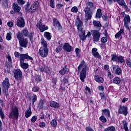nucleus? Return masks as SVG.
Masks as SVG:
<instances>
[{"instance_id":"dca6fc26","label":"nucleus","mask_w":131,"mask_h":131,"mask_svg":"<svg viewBox=\"0 0 131 131\" xmlns=\"http://www.w3.org/2000/svg\"><path fill=\"white\" fill-rule=\"evenodd\" d=\"M53 26L55 28L58 29V30H62V26H61V24L57 18H54L53 19Z\"/></svg>"},{"instance_id":"a211bd4d","label":"nucleus","mask_w":131,"mask_h":131,"mask_svg":"<svg viewBox=\"0 0 131 131\" xmlns=\"http://www.w3.org/2000/svg\"><path fill=\"white\" fill-rule=\"evenodd\" d=\"M19 43L20 47H22L23 48H27V44L28 43V39L27 38L22 39L19 41Z\"/></svg>"},{"instance_id":"58836bf2","label":"nucleus","mask_w":131,"mask_h":131,"mask_svg":"<svg viewBox=\"0 0 131 131\" xmlns=\"http://www.w3.org/2000/svg\"><path fill=\"white\" fill-rule=\"evenodd\" d=\"M16 37L18 39L19 41L24 39V38H23V35L20 32H18L16 34Z\"/></svg>"},{"instance_id":"72a5a7b5","label":"nucleus","mask_w":131,"mask_h":131,"mask_svg":"<svg viewBox=\"0 0 131 131\" xmlns=\"http://www.w3.org/2000/svg\"><path fill=\"white\" fill-rule=\"evenodd\" d=\"M102 17V11L101 10V9H98L97 10V13L96 14V18H101Z\"/></svg>"},{"instance_id":"4d7b16f0","label":"nucleus","mask_w":131,"mask_h":131,"mask_svg":"<svg viewBox=\"0 0 131 131\" xmlns=\"http://www.w3.org/2000/svg\"><path fill=\"white\" fill-rule=\"evenodd\" d=\"M29 6H30V3L28 2L27 5H26V6L25 7V9L27 12H28L29 11Z\"/></svg>"},{"instance_id":"f8f14e48","label":"nucleus","mask_w":131,"mask_h":131,"mask_svg":"<svg viewBox=\"0 0 131 131\" xmlns=\"http://www.w3.org/2000/svg\"><path fill=\"white\" fill-rule=\"evenodd\" d=\"M2 85L3 90H5V91L9 90V88H10L11 84H10L8 78H5V80L2 83Z\"/></svg>"},{"instance_id":"8fccbe9b","label":"nucleus","mask_w":131,"mask_h":131,"mask_svg":"<svg viewBox=\"0 0 131 131\" xmlns=\"http://www.w3.org/2000/svg\"><path fill=\"white\" fill-rule=\"evenodd\" d=\"M75 52L76 53V57L79 58V57H80V55L79 54V53H80V49H79V48H76Z\"/></svg>"},{"instance_id":"e2e57ef3","label":"nucleus","mask_w":131,"mask_h":131,"mask_svg":"<svg viewBox=\"0 0 131 131\" xmlns=\"http://www.w3.org/2000/svg\"><path fill=\"white\" fill-rule=\"evenodd\" d=\"M7 25L9 27L12 28L13 26H14V24L12 21H9L7 23Z\"/></svg>"},{"instance_id":"e433bc0d","label":"nucleus","mask_w":131,"mask_h":131,"mask_svg":"<svg viewBox=\"0 0 131 131\" xmlns=\"http://www.w3.org/2000/svg\"><path fill=\"white\" fill-rule=\"evenodd\" d=\"M103 131H116V129H115V127L111 126L104 129Z\"/></svg>"},{"instance_id":"cd10ccee","label":"nucleus","mask_w":131,"mask_h":131,"mask_svg":"<svg viewBox=\"0 0 131 131\" xmlns=\"http://www.w3.org/2000/svg\"><path fill=\"white\" fill-rule=\"evenodd\" d=\"M102 115H104L106 117H110V111L108 109L102 110Z\"/></svg>"},{"instance_id":"09e8293b","label":"nucleus","mask_w":131,"mask_h":131,"mask_svg":"<svg viewBox=\"0 0 131 131\" xmlns=\"http://www.w3.org/2000/svg\"><path fill=\"white\" fill-rule=\"evenodd\" d=\"M0 116L2 118V119H5V114H4V112H3V108L0 106Z\"/></svg>"},{"instance_id":"37998d69","label":"nucleus","mask_w":131,"mask_h":131,"mask_svg":"<svg viewBox=\"0 0 131 131\" xmlns=\"http://www.w3.org/2000/svg\"><path fill=\"white\" fill-rule=\"evenodd\" d=\"M99 120H101L103 123L107 122V119L105 117V116L102 115L99 118Z\"/></svg>"},{"instance_id":"4c0bfd02","label":"nucleus","mask_w":131,"mask_h":131,"mask_svg":"<svg viewBox=\"0 0 131 131\" xmlns=\"http://www.w3.org/2000/svg\"><path fill=\"white\" fill-rule=\"evenodd\" d=\"M57 81H58V79L57 78H54L52 80V83H53V89H56L57 86Z\"/></svg>"},{"instance_id":"ddd939ff","label":"nucleus","mask_w":131,"mask_h":131,"mask_svg":"<svg viewBox=\"0 0 131 131\" xmlns=\"http://www.w3.org/2000/svg\"><path fill=\"white\" fill-rule=\"evenodd\" d=\"M123 21L125 28H126L127 30H128L129 31L130 29L129 27H128V24L130 23V17H129V15H125Z\"/></svg>"},{"instance_id":"c756f323","label":"nucleus","mask_w":131,"mask_h":131,"mask_svg":"<svg viewBox=\"0 0 131 131\" xmlns=\"http://www.w3.org/2000/svg\"><path fill=\"white\" fill-rule=\"evenodd\" d=\"M123 125L121 126L122 129H125V131H128V128L127 127V122L125 120L122 121Z\"/></svg>"},{"instance_id":"49530a36","label":"nucleus","mask_w":131,"mask_h":131,"mask_svg":"<svg viewBox=\"0 0 131 131\" xmlns=\"http://www.w3.org/2000/svg\"><path fill=\"white\" fill-rule=\"evenodd\" d=\"M6 58L8 59L9 66H11L12 65V57L10 55H8L6 56Z\"/></svg>"},{"instance_id":"f3484780","label":"nucleus","mask_w":131,"mask_h":131,"mask_svg":"<svg viewBox=\"0 0 131 131\" xmlns=\"http://www.w3.org/2000/svg\"><path fill=\"white\" fill-rule=\"evenodd\" d=\"M62 47L64 51H66L68 53H70V52L73 51V47L70 46L69 43H64V45Z\"/></svg>"},{"instance_id":"c85d7f7f","label":"nucleus","mask_w":131,"mask_h":131,"mask_svg":"<svg viewBox=\"0 0 131 131\" xmlns=\"http://www.w3.org/2000/svg\"><path fill=\"white\" fill-rule=\"evenodd\" d=\"M95 80L99 83H103L104 82V79L98 75L95 76Z\"/></svg>"},{"instance_id":"0e129e2a","label":"nucleus","mask_w":131,"mask_h":131,"mask_svg":"<svg viewBox=\"0 0 131 131\" xmlns=\"http://www.w3.org/2000/svg\"><path fill=\"white\" fill-rule=\"evenodd\" d=\"M17 2L20 5H24L25 4V1L24 0H17Z\"/></svg>"},{"instance_id":"c9c22d12","label":"nucleus","mask_w":131,"mask_h":131,"mask_svg":"<svg viewBox=\"0 0 131 131\" xmlns=\"http://www.w3.org/2000/svg\"><path fill=\"white\" fill-rule=\"evenodd\" d=\"M62 50H63V44H60L56 48L55 51L56 53H60Z\"/></svg>"},{"instance_id":"4be33fe9","label":"nucleus","mask_w":131,"mask_h":131,"mask_svg":"<svg viewBox=\"0 0 131 131\" xmlns=\"http://www.w3.org/2000/svg\"><path fill=\"white\" fill-rule=\"evenodd\" d=\"M93 25L96 29L98 30H100L101 29V27H102V25L101 24V23L98 20H94L93 21Z\"/></svg>"},{"instance_id":"ea45409f","label":"nucleus","mask_w":131,"mask_h":131,"mask_svg":"<svg viewBox=\"0 0 131 131\" xmlns=\"http://www.w3.org/2000/svg\"><path fill=\"white\" fill-rule=\"evenodd\" d=\"M50 123L52 127H56V126H57V120H56V119L52 120Z\"/></svg>"},{"instance_id":"bb28decb","label":"nucleus","mask_w":131,"mask_h":131,"mask_svg":"<svg viewBox=\"0 0 131 131\" xmlns=\"http://www.w3.org/2000/svg\"><path fill=\"white\" fill-rule=\"evenodd\" d=\"M13 8L14 12L16 13L20 12V10H21V7L18 6V4L15 3L13 4Z\"/></svg>"},{"instance_id":"bf43d9fd","label":"nucleus","mask_w":131,"mask_h":131,"mask_svg":"<svg viewBox=\"0 0 131 131\" xmlns=\"http://www.w3.org/2000/svg\"><path fill=\"white\" fill-rule=\"evenodd\" d=\"M35 80V81H36V82H39V81H41V79H40V76L39 75L36 76Z\"/></svg>"},{"instance_id":"de8ad7c7","label":"nucleus","mask_w":131,"mask_h":131,"mask_svg":"<svg viewBox=\"0 0 131 131\" xmlns=\"http://www.w3.org/2000/svg\"><path fill=\"white\" fill-rule=\"evenodd\" d=\"M71 11L73 13H77V12H78V8L76 6H74L71 9Z\"/></svg>"},{"instance_id":"f257e3e1","label":"nucleus","mask_w":131,"mask_h":131,"mask_svg":"<svg viewBox=\"0 0 131 131\" xmlns=\"http://www.w3.org/2000/svg\"><path fill=\"white\" fill-rule=\"evenodd\" d=\"M91 9H94V3L88 2L86 4V7L83 9V11L85 12V18L84 21L85 23H88L89 20H91L92 19Z\"/></svg>"},{"instance_id":"2f4dec72","label":"nucleus","mask_w":131,"mask_h":131,"mask_svg":"<svg viewBox=\"0 0 131 131\" xmlns=\"http://www.w3.org/2000/svg\"><path fill=\"white\" fill-rule=\"evenodd\" d=\"M113 81L115 84H119L121 82V79L118 77H115L114 78Z\"/></svg>"},{"instance_id":"3c124183","label":"nucleus","mask_w":131,"mask_h":131,"mask_svg":"<svg viewBox=\"0 0 131 131\" xmlns=\"http://www.w3.org/2000/svg\"><path fill=\"white\" fill-rule=\"evenodd\" d=\"M49 5L52 9H54L55 8V1L54 0H50V3Z\"/></svg>"},{"instance_id":"f704fd0d","label":"nucleus","mask_w":131,"mask_h":131,"mask_svg":"<svg viewBox=\"0 0 131 131\" xmlns=\"http://www.w3.org/2000/svg\"><path fill=\"white\" fill-rule=\"evenodd\" d=\"M44 36H45L46 38L48 39V40H51V38H52V35H51L50 33L48 32H45Z\"/></svg>"},{"instance_id":"6e6552de","label":"nucleus","mask_w":131,"mask_h":131,"mask_svg":"<svg viewBox=\"0 0 131 131\" xmlns=\"http://www.w3.org/2000/svg\"><path fill=\"white\" fill-rule=\"evenodd\" d=\"M112 69L113 71L112 72L114 74H116L117 75H121L122 74V69L118 66H113Z\"/></svg>"},{"instance_id":"052dcab7","label":"nucleus","mask_w":131,"mask_h":131,"mask_svg":"<svg viewBox=\"0 0 131 131\" xmlns=\"http://www.w3.org/2000/svg\"><path fill=\"white\" fill-rule=\"evenodd\" d=\"M40 127H45L46 126V123L45 122H41L39 124Z\"/></svg>"},{"instance_id":"7ed1b4c3","label":"nucleus","mask_w":131,"mask_h":131,"mask_svg":"<svg viewBox=\"0 0 131 131\" xmlns=\"http://www.w3.org/2000/svg\"><path fill=\"white\" fill-rule=\"evenodd\" d=\"M111 58V60L113 61V62H117V63H119V64H124L125 63L124 57L121 55L112 54Z\"/></svg>"},{"instance_id":"473e14b6","label":"nucleus","mask_w":131,"mask_h":131,"mask_svg":"<svg viewBox=\"0 0 131 131\" xmlns=\"http://www.w3.org/2000/svg\"><path fill=\"white\" fill-rule=\"evenodd\" d=\"M82 34L81 35H80V39L83 41L86 38V36H85V32L84 31H81Z\"/></svg>"},{"instance_id":"b1692460","label":"nucleus","mask_w":131,"mask_h":131,"mask_svg":"<svg viewBox=\"0 0 131 131\" xmlns=\"http://www.w3.org/2000/svg\"><path fill=\"white\" fill-rule=\"evenodd\" d=\"M40 43L42 46L40 48H42V49H48V43L47 41L42 38L40 39Z\"/></svg>"},{"instance_id":"9d476101","label":"nucleus","mask_w":131,"mask_h":131,"mask_svg":"<svg viewBox=\"0 0 131 131\" xmlns=\"http://www.w3.org/2000/svg\"><path fill=\"white\" fill-rule=\"evenodd\" d=\"M128 113V112H127V106L124 105H119V108L118 110L119 114H123V115L126 116Z\"/></svg>"},{"instance_id":"7c9ffc66","label":"nucleus","mask_w":131,"mask_h":131,"mask_svg":"<svg viewBox=\"0 0 131 131\" xmlns=\"http://www.w3.org/2000/svg\"><path fill=\"white\" fill-rule=\"evenodd\" d=\"M46 103V101L43 99H40L39 101L38 107H39V109H42L43 108V105Z\"/></svg>"},{"instance_id":"5701e85b","label":"nucleus","mask_w":131,"mask_h":131,"mask_svg":"<svg viewBox=\"0 0 131 131\" xmlns=\"http://www.w3.org/2000/svg\"><path fill=\"white\" fill-rule=\"evenodd\" d=\"M68 72H69V70L68 69L67 66H65L63 67V69H61L59 71V73H60V74H61V75H64V74H67V73H68Z\"/></svg>"},{"instance_id":"6ab92c4d","label":"nucleus","mask_w":131,"mask_h":131,"mask_svg":"<svg viewBox=\"0 0 131 131\" xmlns=\"http://www.w3.org/2000/svg\"><path fill=\"white\" fill-rule=\"evenodd\" d=\"M92 53L93 56H94L95 58H97V59H100V60L102 59V57L99 54V52L97 51V48H93L92 50Z\"/></svg>"},{"instance_id":"a19ab883","label":"nucleus","mask_w":131,"mask_h":131,"mask_svg":"<svg viewBox=\"0 0 131 131\" xmlns=\"http://www.w3.org/2000/svg\"><path fill=\"white\" fill-rule=\"evenodd\" d=\"M37 101V96L35 95H34L32 96V104L34 105V103Z\"/></svg>"},{"instance_id":"1a4fd4ad","label":"nucleus","mask_w":131,"mask_h":131,"mask_svg":"<svg viewBox=\"0 0 131 131\" xmlns=\"http://www.w3.org/2000/svg\"><path fill=\"white\" fill-rule=\"evenodd\" d=\"M16 25L20 28H23L25 27V19L23 17H18L17 19Z\"/></svg>"},{"instance_id":"c03bdc74","label":"nucleus","mask_w":131,"mask_h":131,"mask_svg":"<svg viewBox=\"0 0 131 131\" xmlns=\"http://www.w3.org/2000/svg\"><path fill=\"white\" fill-rule=\"evenodd\" d=\"M116 2H117L118 4H119L120 6H121V7H122L124 5H125L124 0H116Z\"/></svg>"},{"instance_id":"774afa93","label":"nucleus","mask_w":131,"mask_h":131,"mask_svg":"<svg viewBox=\"0 0 131 131\" xmlns=\"http://www.w3.org/2000/svg\"><path fill=\"white\" fill-rule=\"evenodd\" d=\"M38 5H39V3L38 2V1H36L34 3L33 5L37 8L38 7Z\"/></svg>"},{"instance_id":"aec40b11","label":"nucleus","mask_w":131,"mask_h":131,"mask_svg":"<svg viewBox=\"0 0 131 131\" xmlns=\"http://www.w3.org/2000/svg\"><path fill=\"white\" fill-rule=\"evenodd\" d=\"M76 25L77 26V28L79 31H82V21L79 19V18H77L76 19Z\"/></svg>"},{"instance_id":"0eeeda50","label":"nucleus","mask_w":131,"mask_h":131,"mask_svg":"<svg viewBox=\"0 0 131 131\" xmlns=\"http://www.w3.org/2000/svg\"><path fill=\"white\" fill-rule=\"evenodd\" d=\"M91 33H92V36H93L94 42H98V41L100 40V37H101L100 32L97 30H92L91 31Z\"/></svg>"},{"instance_id":"6e6d98bb","label":"nucleus","mask_w":131,"mask_h":131,"mask_svg":"<svg viewBox=\"0 0 131 131\" xmlns=\"http://www.w3.org/2000/svg\"><path fill=\"white\" fill-rule=\"evenodd\" d=\"M29 37L31 42H33V33H31L29 34Z\"/></svg>"},{"instance_id":"39448f33","label":"nucleus","mask_w":131,"mask_h":131,"mask_svg":"<svg viewBox=\"0 0 131 131\" xmlns=\"http://www.w3.org/2000/svg\"><path fill=\"white\" fill-rule=\"evenodd\" d=\"M14 76L15 79L16 80H19V81H22L23 80V75H22V71H21L20 69L15 70L13 71Z\"/></svg>"},{"instance_id":"13d9d810","label":"nucleus","mask_w":131,"mask_h":131,"mask_svg":"<svg viewBox=\"0 0 131 131\" xmlns=\"http://www.w3.org/2000/svg\"><path fill=\"white\" fill-rule=\"evenodd\" d=\"M37 119V117L36 116H34L32 117V118L31 119V120L33 123H34V122L36 121Z\"/></svg>"},{"instance_id":"f03ea898","label":"nucleus","mask_w":131,"mask_h":131,"mask_svg":"<svg viewBox=\"0 0 131 131\" xmlns=\"http://www.w3.org/2000/svg\"><path fill=\"white\" fill-rule=\"evenodd\" d=\"M80 68L83 69L80 74V78L81 81L83 82L84 81V78L86 77V69H88V66H86L84 60H82L81 64H79L78 68L79 71L80 70Z\"/></svg>"},{"instance_id":"69168bd1","label":"nucleus","mask_w":131,"mask_h":131,"mask_svg":"<svg viewBox=\"0 0 131 131\" xmlns=\"http://www.w3.org/2000/svg\"><path fill=\"white\" fill-rule=\"evenodd\" d=\"M107 76L110 78V79H112V78H113V75H112V74H111V72H108L107 73Z\"/></svg>"},{"instance_id":"a18cd8bd","label":"nucleus","mask_w":131,"mask_h":131,"mask_svg":"<svg viewBox=\"0 0 131 131\" xmlns=\"http://www.w3.org/2000/svg\"><path fill=\"white\" fill-rule=\"evenodd\" d=\"M36 9H37V7L34 6V5H32L30 9V13H34V11H35V10H36Z\"/></svg>"},{"instance_id":"864d4df0","label":"nucleus","mask_w":131,"mask_h":131,"mask_svg":"<svg viewBox=\"0 0 131 131\" xmlns=\"http://www.w3.org/2000/svg\"><path fill=\"white\" fill-rule=\"evenodd\" d=\"M6 39L7 40H11L12 39V34L11 33H7L6 36Z\"/></svg>"},{"instance_id":"a878e982","label":"nucleus","mask_w":131,"mask_h":131,"mask_svg":"<svg viewBox=\"0 0 131 131\" xmlns=\"http://www.w3.org/2000/svg\"><path fill=\"white\" fill-rule=\"evenodd\" d=\"M124 34V30L123 29H121L120 31L115 35V38H119L121 37V35Z\"/></svg>"},{"instance_id":"412c9836","label":"nucleus","mask_w":131,"mask_h":131,"mask_svg":"<svg viewBox=\"0 0 131 131\" xmlns=\"http://www.w3.org/2000/svg\"><path fill=\"white\" fill-rule=\"evenodd\" d=\"M50 107L58 109L60 107V104L56 101H51L49 102Z\"/></svg>"},{"instance_id":"338daca9","label":"nucleus","mask_w":131,"mask_h":131,"mask_svg":"<svg viewBox=\"0 0 131 131\" xmlns=\"http://www.w3.org/2000/svg\"><path fill=\"white\" fill-rule=\"evenodd\" d=\"M62 82H63V83H68V78H64L62 79Z\"/></svg>"},{"instance_id":"5fc2aeb1","label":"nucleus","mask_w":131,"mask_h":131,"mask_svg":"<svg viewBox=\"0 0 131 131\" xmlns=\"http://www.w3.org/2000/svg\"><path fill=\"white\" fill-rule=\"evenodd\" d=\"M107 37H102L101 39L102 43H106V42H107Z\"/></svg>"},{"instance_id":"603ef678","label":"nucleus","mask_w":131,"mask_h":131,"mask_svg":"<svg viewBox=\"0 0 131 131\" xmlns=\"http://www.w3.org/2000/svg\"><path fill=\"white\" fill-rule=\"evenodd\" d=\"M39 91V87L37 86H35L32 88V91L35 92V93H37V92Z\"/></svg>"},{"instance_id":"423d86ee","label":"nucleus","mask_w":131,"mask_h":131,"mask_svg":"<svg viewBox=\"0 0 131 131\" xmlns=\"http://www.w3.org/2000/svg\"><path fill=\"white\" fill-rule=\"evenodd\" d=\"M19 116V110H18V107L15 106L12 111L10 113L9 115V118H15L17 119Z\"/></svg>"},{"instance_id":"2eb2a0df","label":"nucleus","mask_w":131,"mask_h":131,"mask_svg":"<svg viewBox=\"0 0 131 131\" xmlns=\"http://www.w3.org/2000/svg\"><path fill=\"white\" fill-rule=\"evenodd\" d=\"M36 26H37L39 29H40V32H43L45 30L49 29V27L48 26L46 27V25L41 24V19H40L37 23Z\"/></svg>"},{"instance_id":"4468645a","label":"nucleus","mask_w":131,"mask_h":131,"mask_svg":"<svg viewBox=\"0 0 131 131\" xmlns=\"http://www.w3.org/2000/svg\"><path fill=\"white\" fill-rule=\"evenodd\" d=\"M14 56L15 58H19V61H21L24 58H25L27 57V56H29L28 53L26 54H20V53L15 51L14 52Z\"/></svg>"},{"instance_id":"79ce46f5","label":"nucleus","mask_w":131,"mask_h":131,"mask_svg":"<svg viewBox=\"0 0 131 131\" xmlns=\"http://www.w3.org/2000/svg\"><path fill=\"white\" fill-rule=\"evenodd\" d=\"M21 32V34L24 35V36L26 37L27 35H28V30L26 28H25L24 30H23Z\"/></svg>"},{"instance_id":"20e7f679","label":"nucleus","mask_w":131,"mask_h":131,"mask_svg":"<svg viewBox=\"0 0 131 131\" xmlns=\"http://www.w3.org/2000/svg\"><path fill=\"white\" fill-rule=\"evenodd\" d=\"M25 60H29L30 61L32 62V61H33V58H32V57L28 55L27 56V58H23V59H21L19 61L20 67L23 69H24V70L27 69L29 67V64H28V63L25 62Z\"/></svg>"},{"instance_id":"680f3d73","label":"nucleus","mask_w":131,"mask_h":131,"mask_svg":"<svg viewBox=\"0 0 131 131\" xmlns=\"http://www.w3.org/2000/svg\"><path fill=\"white\" fill-rule=\"evenodd\" d=\"M127 65V67H130V68H131V62H130V60L129 59H127L126 60V62Z\"/></svg>"},{"instance_id":"393cba45","label":"nucleus","mask_w":131,"mask_h":131,"mask_svg":"<svg viewBox=\"0 0 131 131\" xmlns=\"http://www.w3.org/2000/svg\"><path fill=\"white\" fill-rule=\"evenodd\" d=\"M32 114V112H31V108L29 107L26 110L25 112L26 118H28V117H30Z\"/></svg>"},{"instance_id":"9b49d317","label":"nucleus","mask_w":131,"mask_h":131,"mask_svg":"<svg viewBox=\"0 0 131 131\" xmlns=\"http://www.w3.org/2000/svg\"><path fill=\"white\" fill-rule=\"evenodd\" d=\"M38 53L42 58H46L49 54V49L40 48L39 50Z\"/></svg>"}]
</instances>
